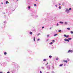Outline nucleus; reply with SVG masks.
I'll return each mask as SVG.
<instances>
[{
  "instance_id": "obj_3",
  "label": "nucleus",
  "mask_w": 73,
  "mask_h": 73,
  "mask_svg": "<svg viewBox=\"0 0 73 73\" xmlns=\"http://www.w3.org/2000/svg\"><path fill=\"white\" fill-rule=\"evenodd\" d=\"M64 41H65L69 42V39H65Z\"/></svg>"
},
{
  "instance_id": "obj_6",
  "label": "nucleus",
  "mask_w": 73,
  "mask_h": 73,
  "mask_svg": "<svg viewBox=\"0 0 73 73\" xmlns=\"http://www.w3.org/2000/svg\"><path fill=\"white\" fill-rule=\"evenodd\" d=\"M64 62H66V63H67L68 62V61L67 60H64Z\"/></svg>"
},
{
  "instance_id": "obj_19",
  "label": "nucleus",
  "mask_w": 73,
  "mask_h": 73,
  "mask_svg": "<svg viewBox=\"0 0 73 73\" xmlns=\"http://www.w3.org/2000/svg\"><path fill=\"white\" fill-rule=\"evenodd\" d=\"M61 7H59V9H61Z\"/></svg>"
},
{
  "instance_id": "obj_25",
  "label": "nucleus",
  "mask_w": 73,
  "mask_h": 73,
  "mask_svg": "<svg viewBox=\"0 0 73 73\" xmlns=\"http://www.w3.org/2000/svg\"><path fill=\"white\" fill-rule=\"evenodd\" d=\"M64 5V3H62V5Z\"/></svg>"
},
{
  "instance_id": "obj_30",
  "label": "nucleus",
  "mask_w": 73,
  "mask_h": 73,
  "mask_svg": "<svg viewBox=\"0 0 73 73\" xmlns=\"http://www.w3.org/2000/svg\"><path fill=\"white\" fill-rule=\"evenodd\" d=\"M40 72V73H42V71H41Z\"/></svg>"
},
{
  "instance_id": "obj_12",
  "label": "nucleus",
  "mask_w": 73,
  "mask_h": 73,
  "mask_svg": "<svg viewBox=\"0 0 73 73\" xmlns=\"http://www.w3.org/2000/svg\"><path fill=\"white\" fill-rule=\"evenodd\" d=\"M40 33L38 34L37 35V36H38L39 35H40Z\"/></svg>"
},
{
  "instance_id": "obj_18",
  "label": "nucleus",
  "mask_w": 73,
  "mask_h": 73,
  "mask_svg": "<svg viewBox=\"0 0 73 73\" xmlns=\"http://www.w3.org/2000/svg\"><path fill=\"white\" fill-rule=\"evenodd\" d=\"M58 32H61V30H59V31H58Z\"/></svg>"
},
{
  "instance_id": "obj_8",
  "label": "nucleus",
  "mask_w": 73,
  "mask_h": 73,
  "mask_svg": "<svg viewBox=\"0 0 73 73\" xmlns=\"http://www.w3.org/2000/svg\"><path fill=\"white\" fill-rule=\"evenodd\" d=\"M4 54L5 55H6L7 54V52H5L4 53Z\"/></svg>"
},
{
  "instance_id": "obj_31",
  "label": "nucleus",
  "mask_w": 73,
  "mask_h": 73,
  "mask_svg": "<svg viewBox=\"0 0 73 73\" xmlns=\"http://www.w3.org/2000/svg\"><path fill=\"white\" fill-rule=\"evenodd\" d=\"M58 25H59L58 24V23L57 24V26H58Z\"/></svg>"
},
{
  "instance_id": "obj_33",
  "label": "nucleus",
  "mask_w": 73,
  "mask_h": 73,
  "mask_svg": "<svg viewBox=\"0 0 73 73\" xmlns=\"http://www.w3.org/2000/svg\"><path fill=\"white\" fill-rule=\"evenodd\" d=\"M55 6H56V7H57V5H56Z\"/></svg>"
},
{
  "instance_id": "obj_15",
  "label": "nucleus",
  "mask_w": 73,
  "mask_h": 73,
  "mask_svg": "<svg viewBox=\"0 0 73 73\" xmlns=\"http://www.w3.org/2000/svg\"><path fill=\"white\" fill-rule=\"evenodd\" d=\"M71 39H72V38H68V40H71Z\"/></svg>"
},
{
  "instance_id": "obj_7",
  "label": "nucleus",
  "mask_w": 73,
  "mask_h": 73,
  "mask_svg": "<svg viewBox=\"0 0 73 73\" xmlns=\"http://www.w3.org/2000/svg\"><path fill=\"white\" fill-rule=\"evenodd\" d=\"M63 65V64H60V65H59V66H62Z\"/></svg>"
},
{
  "instance_id": "obj_32",
  "label": "nucleus",
  "mask_w": 73,
  "mask_h": 73,
  "mask_svg": "<svg viewBox=\"0 0 73 73\" xmlns=\"http://www.w3.org/2000/svg\"><path fill=\"white\" fill-rule=\"evenodd\" d=\"M49 35H47V37H49Z\"/></svg>"
},
{
  "instance_id": "obj_1",
  "label": "nucleus",
  "mask_w": 73,
  "mask_h": 73,
  "mask_svg": "<svg viewBox=\"0 0 73 73\" xmlns=\"http://www.w3.org/2000/svg\"><path fill=\"white\" fill-rule=\"evenodd\" d=\"M73 52V50H69L68 51V53H69L70 52L72 53Z\"/></svg>"
},
{
  "instance_id": "obj_23",
  "label": "nucleus",
  "mask_w": 73,
  "mask_h": 73,
  "mask_svg": "<svg viewBox=\"0 0 73 73\" xmlns=\"http://www.w3.org/2000/svg\"><path fill=\"white\" fill-rule=\"evenodd\" d=\"M66 36H67L66 35H64V37H66Z\"/></svg>"
},
{
  "instance_id": "obj_4",
  "label": "nucleus",
  "mask_w": 73,
  "mask_h": 73,
  "mask_svg": "<svg viewBox=\"0 0 73 73\" xmlns=\"http://www.w3.org/2000/svg\"><path fill=\"white\" fill-rule=\"evenodd\" d=\"M29 34H30L31 35H32L33 34V32H30L29 33Z\"/></svg>"
},
{
  "instance_id": "obj_21",
  "label": "nucleus",
  "mask_w": 73,
  "mask_h": 73,
  "mask_svg": "<svg viewBox=\"0 0 73 73\" xmlns=\"http://www.w3.org/2000/svg\"><path fill=\"white\" fill-rule=\"evenodd\" d=\"M72 10L71 8H69V10Z\"/></svg>"
},
{
  "instance_id": "obj_24",
  "label": "nucleus",
  "mask_w": 73,
  "mask_h": 73,
  "mask_svg": "<svg viewBox=\"0 0 73 73\" xmlns=\"http://www.w3.org/2000/svg\"><path fill=\"white\" fill-rule=\"evenodd\" d=\"M8 1H6V3L7 4L8 3Z\"/></svg>"
},
{
  "instance_id": "obj_14",
  "label": "nucleus",
  "mask_w": 73,
  "mask_h": 73,
  "mask_svg": "<svg viewBox=\"0 0 73 73\" xmlns=\"http://www.w3.org/2000/svg\"><path fill=\"white\" fill-rule=\"evenodd\" d=\"M34 6L36 7V4H34Z\"/></svg>"
},
{
  "instance_id": "obj_28",
  "label": "nucleus",
  "mask_w": 73,
  "mask_h": 73,
  "mask_svg": "<svg viewBox=\"0 0 73 73\" xmlns=\"http://www.w3.org/2000/svg\"><path fill=\"white\" fill-rule=\"evenodd\" d=\"M28 8L29 9H30V7H28Z\"/></svg>"
},
{
  "instance_id": "obj_17",
  "label": "nucleus",
  "mask_w": 73,
  "mask_h": 73,
  "mask_svg": "<svg viewBox=\"0 0 73 73\" xmlns=\"http://www.w3.org/2000/svg\"><path fill=\"white\" fill-rule=\"evenodd\" d=\"M57 35V34H56L54 35V36H56Z\"/></svg>"
},
{
  "instance_id": "obj_39",
  "label": "nucleus",
  "mask_w": 73,
  "mask_h": 73,
  "mask_svg": "<svg viewBox=\"0 0 73 73\" xmlns=\"http://www.w3.org/2000/svg\"><path fill=\"white\" fill-rule=\"evenodd\" d=\"M65 24H67V23L66 22H65Z\"/></svg>"
},
{
  "instance_id": "obj_42",
  "label": "nucleus",
  "mask_w": 73,
  "mask_h": 73,
  "mask_svg": "<svg viewBox=\"0 0 73 73\" xmlns=\"http://www.w3.org/2000/svg\"><path fill=\"white\" fill-rule=\"evenodd\" d=\"M18 0H17V1H18Z\"/></svg>"
},
{
  "instance_id": "obj_5",
  "label": "nucleus",
  "mask_w": 73,
  "mask_h": 73,
  "mask_svg": "<svg viewBox=\"0 0 73 73\" xmlns=\"http://www.w3.org/2000/svg\"><path fill=\"white\" fill-rule=\"evenodd\" d=\"M67 29L69 31L70 30V28H67Z\"/></svg>"
},
{
  "instance_id": "obj_44",
  "label": "nucleus",
  "mask_w": 73,
  "mask_h": 73,
  "mask_svg": "<svg viewBox=\"0 0 73 73\" xmlns=\"http://www.w3.org/2000/svg\"><path fill=\"white\" fill-rule=\"evenodd\" d=\"M36 1H37V0H36Z\"/></svg>"
},
{
  "instance_id": "obj_9",
  "label": "nucleus",
  "mask_w": 73,
  "mask_h": 73,
  "mask_svg": "<svg viewBox=\"0 0 73 73\" xmlns=\"http://www.w3.org/2000/svg\"><path fill=\"white\" fill-rule=\"evenodd\" d=\"M53 44L52 42H51L50 43V44Z\"/></svg>"
},
{
  "instance_id": "obj_40",
  "label": "nucleus",
  "mask_w": 73,
  "mask_h": 73,
  "mask_svg": "<svg viewBox=\"0 0 73 73\" xmlns=\"http://www.w3.org/2000/svg\"><path fill=\"white\" fill-rule=\"evenodd\" d=\"M59 5H61V4H59Z\"/></svg>"
},
{
  "instance_id": "obj_38",
  "label": "nucleus",
  "mask_w": 73,
  "mask_h": 73,
  "mask_svg": "<svg viewBox=\"0 0 73 73\" xmlns=\"http://www.w3.org/2000/svg\"><path fill=\"white\" fill-rule=\"evenodd\" d=\"M0 73H3L2 72H0Z\"/></svg>"
},
{
  "instance_id": "obj_34",
  "label": "nucleus",
  "mask_w": 73,
  "mask_h": 73,
  "mask_svg": "<svg viewBox=\"0 0 73 73\" xmlns=\"http://www.w3.org/2000/svg\"><path fill=\"white\" fill-rule=\"evenodd\" d=\"M52 29V27H50V29L51 30Z\"/></svg>"
},
{
  "instance_id": "obj_29",
  "label": "nucleus",
  "mask_w": 73,
  "mask_h": 73,
  "mask_svg": "<svg viewBox=\"0 0 73 73\" xmlns=\"http://www.w3.org/2000/svg\"><path fill=\"white\" fill-rule=\"evenodd\" d=\"M56 60H58V58H56Z\"/></svg>"
},
{
  "instance_id": "obj_41",
  "label": "nucleus",
  "mask_w": 73,
  "mask_h": 73,
  "mask_svg": "<svg viewBox=\"0 0 73 73\" xmlns=\"http://www.w3.org/2000/svg\"><path fill=\"white\" fill-rule=\"evenodd\" d=\"M46 73H49V72H46Z\"/></svg>"
},
{
  "instance_id": "obj_22",
  "label": "nucleus",
  "mask_w": 73,
  "mask_h": 73,
  "mask_svg": "<svg viewBox=\"0 0 73 73\" xmlns=\"http://www.w3.org/2000/svg\"><path fill=\"white\" fill-rule=\"evenodd\" d=\"M52 56H49V58H52Z\"/></svg>"
},
{
  "instance_id": "obj_10",
  "label": "nucleus",
  "mask_w": 73,
  "mask_h": 73,
  "mask_svg": "<svg viewBox=\"0 0 73 73\" xmlns=\"http://www.w3.org/2000/svg\"><path fill=\"white\" fill-rule=\"evenodd\" d=\"M59 23L61 24H63V23L62 22H60Z\"/></svg>"
},
{
  "instance_id": "obj_37",
  "label": "nucleus",
  "mask_w": 73,
  "mask_h": 73,
  "mask_svg": "<svg viewBox=\"0 0 73 73\" xmlns=\"http://www.w3.org/2000/svg\"><path fill=\"white\" fill-rule=\"evenodd\" d=\"M67 60H68V61H69V59H67Z\"/></svg>"
},
{
  "instance_id": "obj_35",
  "label": "nucleus",
  "mask_w": 73,
  "mask_h": 73,
  "mask_svg": "<svg viewBox=\"0 0 73 73\" xmlns=\"http://www.w3.org/2000/svg\"><path fill=\"white\" fill-rule=\"evenodd\" d=\"M7 73H10V72H7Z\"/></svg>"
},
{
  "instance_id": "obj_2",
  "label": "nucleus",
  "mask_w": 73,
  "mask_h": 73,
  "mask_svg": "<svg viewBox=\"0 0 73 73\" xmlns=\"http://www.w3.org/2000/svg\"><path fill=\"white\" fill-rule=\"evenodd\" d=\"M66 11L67 12V13H69L70 12L69 10H68V9H66Z\"/></svg>"
},
{
  "instance_id": "obj_11",
  "label": "nucleus",
  "mask_w": 73,
  "mask_h": 73,
  "mask_svg": "<svg viewBox=\"0 0 73 73\" xmlns=\"http://www.w3.org/2000/svg\"><path fill=\"white\" fill-rule=\"evenodd\" d=\"M44 61H46V59H44L43 60Z\"/></svg>"
},
{
  "instance_id": "obj_26",
  "label": "nucleus",
  "mask_w": 73,
  "mask_h": 73,
  "mask_svg": "<svg viewBox=\"0 0 73 73\" xmlns=\"http://www.w3.org/2000/svg\"><path fill=\"white\" fill-rule=\"evenodd\" d=\"M71 33L73 34V31H71Z\"/></svg>"
},
{
  "instance_id": "obj_16",
  "label": "nucleus",
  "mask_w": 73,
  "mask_h": 73,
  "mask_svg": "<svg viewBox=\"0 0 73 73\" xmlns=\"http://www.w3.org/2000/svg\"><path fill=\"white\" fill-rule=\"evenodd\" d=\"M34 41H35V37H34Z\"/></svg>"
},
{
  "instance_id": "obj_36",
  "label": "nucleus",
  "mask_w": 73,
  "mask_h": 73,
  "mask_svg": "<svg viewBox=\"0 0 73 73\" xmlns=\"http://www.w3.org/2000/svg\"><path fill=\"white\" fill-rule=\"evenodd\" d=\"M44 28V27H42V29H43Z\"/></svg>"
},
{
  "instance_id": "obj_43",
  "label": "nucleus",
  "mask_w": 73,
  "mask_h": 73,
  "mask_svg": "<svg viewBox=\"0 0 73 73\" xmlns=\"http://www.w3.org/2000/svg\"><path fill=\"white\" fill-rule=\"evenodd\" d=\"M2 4H3V3H2Z\"/></svg>"
},
{
  "instance_id": "obj_45",
  "label": "nucleus",
  "mask_w": 73,
  "mask_h": 73,
  "mask_svg": "<svg viewBox=\"0 0 73 73\" xmlns=\"http://www.w3.org/2000/svg\"><path fill=\"white\" fill-rule=\"evenodd\" d=\"M55 73L54 72V73Z\"/></svg>"
},
{
  "instance_id": "obj_13",
  "label": "nucleus",
  "mask_w": 73,
  "mask_h": 73,
  "mask_svg": "<svg viewBox=\"0 0 73 73\" xmlns=\"http://www.w3.org/2000/svg\"><path fill=\"white\" fill-rule=\"evenodd\" d=\"M66 37V38H68L69 37V35H67Z\"/></svg>"
},
{
  "instance_id": "obj_27",
  "label": "nucleus",
  "mask_w": 73,
  "mask_h": 73,
  "mask_svg": "<svg viewBox=\"0 0 73 73\" xmlns=\"http://www.w3.org/2000/svg\"><path fill=\"white\" fill-rule=\"evenodd\" d=\"M40 40V39H37V41H39Z\"/></svg>"
},
{
  "instance_id": "obj_20",
  "label": "nucleus",
  "mask_w": 73,
  "mask_h": 73,
  "mask_svg": "<svg viewBox=\"0 0 73 73\" xmlns=\"http://www.w3.org/2000/svg\"><path fill=\"white\" fill-rule=\"evenodd\" d=\"M55 41L54 40H52V42H55Z\"/></svg>"
}]
</instances>
